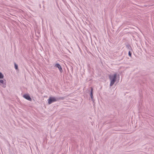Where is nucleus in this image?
Returning <instances> with one entry per match:
<instances>
[{"instance_id":"nucleus-5","label":"nucleus","mask_w":154,"mask_h":154,"mask_svg":"<svg viewBox=\"0 0 154 154\" xmlns=\"http://www.w3.org/2000/svg\"><path fill=\"white\" fill-rule=\"evenodd\" d=\"M126 48L129 50H131V48L130 45H126Z\"/></svg>"},{"instance_id":"nucleus-4","label":"nucleus","mask_w":154,"mask_h":154,"mask_svg":"<svg viewBox=\"0 0 154 154\" xmlns=\"http://www.w3.org/2000/svg\"><path fill=\"white\" fill-rule=\"evenodd\" d=\"M55 66L58 68L60 72H61L62 71V68L60 66V65L58 64L57 63L55 65Z\"/></svg>"},{"instance_id":"nucleus-1","label":"nucleus","mask_w":154,"mask_h":154,"mask_svg":"<svg viewBox=\"0 0 154 154\" xmlns=\"http://www.w3.org/2000/svg\"><path fill=\"white\" fill-rule=\"evenodd\" d=\"M109 79L111 81L110 85V86H112L113 85L115 82L116 81V74H114L113 75H109Z\"/></svg>"},{"instance_id":"nucleus-2","label":"nucleus","mask_w":154,"mask_h":154,"mask_svg":"<svg viewBox=\"0 0 154 154\" xmlns=\"http://www.w3.org/2000/svg\"><path fill=\"white\" fill-rule=\"evenodd\" d=\"M57 100V99L54 97H50L48 100V103L49 104H50L52 103L56 102Z\"/></svg>"},{"instance_id":"nucleus-9","label":"nucleus","mask_w":154,"mask_h":154,"mask_svg":"<svg viewBox=\"0 0 154 154\" xmlns=\"http://www.w3.org/2000/svg\"><path fill=\"white\" fill-rule=\"evenodd\" d=\"M128 55L130 57H131V53L130 51L128 52Z\"/></svg>"},{"instance_id":"nucleus-8","label":"nucleus","mask_w":154,"mask_h":154,"mask_svg":"<svg viewBox=\"0 0 154 154\" xmlns=\"http://www.w3.org/2000/svg\"><path fill=\"white\" fill-rule=\"evenodd\" d=\"M14 65L15 66V68L16 69H18V66L16 64V63H14Z\"/></svg>"},{"instance_id":"nucleus-3","label":"nucleus","mask_w":154,"mask_h":154,"mask_svg":"<svg viewBox=\"0 0 154 154\" xmlns=\"http://www.w3.org/2000/svg\"><path fill=\"white\" fill-rule=\"evenodd\" d=\"M23 97L26 98V99L29 100V101H31L32 99H31V98H30V97L28 95V94H24L23 95Z\"/></svg>"},{"instance_id":"nucleus-6","label":"nucleus","mask_w":154,"mask_h":154,"mask_svg":"<svg viewBox=\"0 0 154 154\" xmlns=\"http://www.w3.org/2000/svg\"><path fill=\"white\" fill-rule=\"evenodd\" d=\"M92 91H93V89H92V88H91V98H92V99H93Z\"/></svg>"},{"instance_id":"nucleus-10","label":"nucleus","mask_w":154,"mask_h":154,"mask_svg":"<svg viewBox=\"0 0 154 154\" xmlns=\"http://www.w3.org/2000/svg\"><path fill=\"white\" fill-rule=\"evenodd\" d=\"M0 83H1L2 84H3L4 83V81L2 80H0Z\"/></svg>"},{"instance_id":"nucleus-7","label":"nucleus","mask_w":154,"mask_h":154,"mask_svg":"<svg viewBox=\"0 0 154 154\" xmlns=\"http://www.w3.org/2000/svg\"><path fill=\"white\" fill-rule=\"evenodd\" d=\"M4 76L3 74L0 72V79H2L3 78Z\"/></svg>"}]
</instances>
